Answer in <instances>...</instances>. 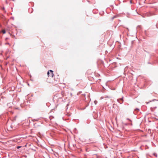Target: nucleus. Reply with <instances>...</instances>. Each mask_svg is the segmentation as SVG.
<instances>
[{
    "mask_svg": "<svg viewBox=\"0 0 158 158\" xmlns=\"http://www.w3.org/2000/svg\"><path fill=\"white\" fill-rule=\"evenodd\" d=\"M53 71L52 70H50L47 72V74L48 77H52L53 76Z\"/></svg>",
    "mask_w": 158,
    "mask_h": 158,
    "instance_id": "f257e3e1",
    "label": "nucleus"
},
{
    "mask_svg": "<svg viewBox=\"0 0 158 158\" xmlns=\"http://www.w3.org/2000/svg\"><path fill=\"white\" fill-rule=\"evenodd\" d=\"M120 100L121 101H122V102H120L118 99H117L118 102H119L120 104H122L123 103V97L122 98H120Z\"/></svg>",
    "mask_w": 158,
    "mask_h": 158,
    "instance_id": "f03ea898",
    "label": "nucleus"
},
{
    "mask_svg": "<svg viewBox=\"0 0 158 158\" xmlns=\"http://www.w3.org/2000/svg\"><path fill=\"white\" fill-rule=\"evenodd\" d=\"M2 32L3 34H5L6 32V31L5 30H3L2 31Z\"/></svg>",
    "mask_w": 158,
    "mask_h": 158,
    "instance_id": "7ed1b4c3",
    "label": "nucleus"
},
{
    "mask_svg": "<svg viewBox=\"0 0 158 158\" xmlns=\"http://www.w3.org/2000/svg\"><path fill=\"white\" fill-rule=\"evenodd\" d=\"M22 147L21 146H17L16 148L17 149H19V148H21Z\"/></svg>",
    "mask_w": 158,
    "mask_h": 158,
    "instance_id": "20e7f679",
    "label": "nucleus"
},
{
    "mask_svg": "<svg viewBox=\"0 0 158 158\" xmlns=\"http://www.w3.org/2000/svg\"><path fill=\"white\" fill-rule=\"evenodd\" d=\"M94 104L96 105L97 103H98V101H94Z\"/></svg>",
    "mask_w": 158,
    "mask_h": 158,
    "instance_id": "39448f33",
    "label": "nucleus"
},
{
    "mask_svg": "<svg viewBox=\"0 0 158 158\" xmlns=\"http://www.w3.org/2000/svg\"><path fill=\"white\" fill-rule=\"evenodd\" d=\"M116 18V16H114L112 18V20H113L114 19Z\"/></svg>",
    "mask_w": 158,
    "mask_h": 158,
    "instance_id": "423d86ee",
    "label": "nucleus"
},
{
    "mask_svg": "<svg viewBox=\"0 0 158 158\" xmlns=\"http://www.w3.org/2000/svg\"><path fill=\"white\" fill-rule=\"evenodd\" d=\"M137 110L138 111L139 110V109L138 108H136L135 109V110Z\"/></svg>",
    "mask_w": 158,
    "mask_h": 158,
    "instance_id": "0eeeda50",
    "label": "nucleus"
},
{
    "mask_svg": "<svg viewBox=\"0 0 158 158\" xmlns=\"http://www.w3.org/2000/svg\"><path fill=\"white\" fill-rule=\"evenodd\" d=\"M68 105H69V104H68L67 105V106H66V108L67 109L68 108Z\"/></svg>",
    "mask_w": 158,
    "mask_h": 158,
    "instance_id": "6e6552de",
    "label": "nucleus"
},
{
    "mask_svg": "<svg viewBox=\"0 0 158 158\" xmlns=\"http://www.w3.org/2000/svg\"><path fill=\"white\" fill-rule=\"evenodd\" d=\"M127 119L128 120H129L131 122V119H129V118H127Z\"/></svg>",
    "mask_w": 158,
    "mask_h": 158,
    "instance_id": "1a4fd4ad",
    "label": "nucleus"
},
{
    "mask_svg": "<svg viewBox=\"0 0 158 158\" xmlns=\"http://www.w3.org/2000/svg\"><path fill=\"white\" fill-rule=\"evenodd\" d=\"M5 44H8V45H10V43H5Z\"/></svg>",
    "mask_w": 158,
    "mask_h": 158,
    "instance_id": "9d476101",
    "label": "nucleus"
},
{
    "mask_svg": "<svg viewBox=\"0 0 158 158\" xmlns=\"http://www.w3.org/2000/svg\"><path fill=\"white\" fill-rule=\"evenodd\" d=\"M153 15H155V14H151V15H150V16H152Z\"/></svg>",
    "mask_w": 158,
    "mask_h": 158,
    "instance_id": "9b49d317",
    "label": "nucleus"
},
{
    "mask_svg": "<svg viewBox=\"0 0 158 158\" xmlns=\"http://www.w3.org/2000/svg\"><path fill=\"white\" fill-rule=\"evenodd\" d=\"M8 39H9V38H8L6 37V39H5V40H8Z\"/></svg>",
    "mask_w": 158,
    "mask_h": 158,
    "instance_id": "f8f14e48",
    "label": "nucleus"
},
{
    "mask_svg": "<svg viewBox=\"0 0 158 158\" xmlns=\"http://www.w3.org/2000/svg\"><path fill=\"white\" fill-rule=\"evenodd\" d=\"M140 27V26H137V27Z\"/></svg>",
    "mask_w": 158,
    "mask_h": 158,
    "instance_id": "ddd939ff",
    "label": "nucleus"
},
{
    "mask_svg": "<svg viewBox=\"0 0 158 158\" xmlns=\"http://www.w3.org/2000/svg\"><path fill=\"white\" fill-rule=\"evenodd\" d=\"M156 27L157 28H158V27H157L156 25Z\"/></svg>",
    "mask_w": 158,
    "mask_h": 158,
    "instance_id": "4468645a",
    "label": "nucleus"
},
{
    "mask_svg": "<svg viewBox=\"0 0 158 158\" xmlns=\"http://www.w3.org/2000/svg\"><path fill=\"white\" fill-rule=\"evenodd\" d=\"M13 0V1H15V0Z\"/></svg>",
    "mask_w": 158,
    "mask_h": 158,
    "instance_id": "2eb2a0df",
    "label": "nucleus"
}]
</instances>
